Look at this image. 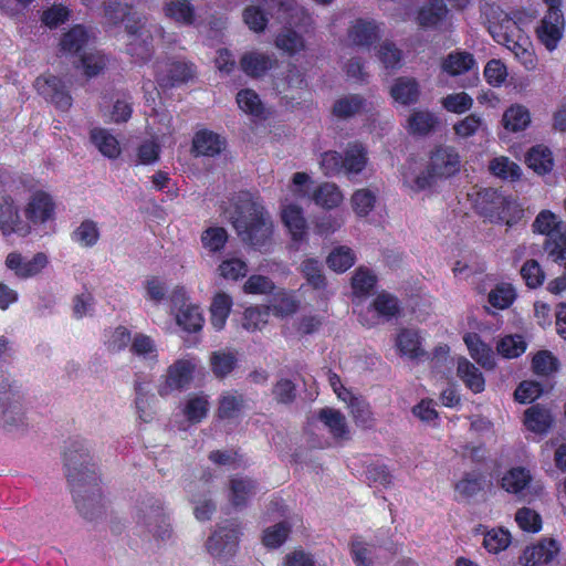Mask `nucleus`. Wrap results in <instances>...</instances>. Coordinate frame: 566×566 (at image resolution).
I'll use <instances>...</instances> for the list:
<instances>
[{
	"mask_svg": "<svg viewBox=\"0 0 566 566\" xmlns=\"http://www.w3.org/2000/svg\"><path fill=\"white\" fill-rule=\"evenodd\" d=\"M268 4L277 6V19L289 25H307L311 17L295 0H264Z\"/></svg>",
	"mask_w": 566,
	"mask_h": 566,
	"instance_id": "7c9ffc66",
	"label": "nucleus"
},
{
	"mask_svg": "<svg viewBox=\"0 0 566 566\" xmlns=\"http://www.w3.org/2000/svg\"><path fill=\"white\" fill-rule=\"evenodd\" d=\"M104 12L106 20L114 25L125 22V29L129 36L127 53L138 61H148L154 53L155 40L164 39L163 27L137 14L129 3L122 0L106 1Z\"/></svg>",
	"mask_w": 566,
	"mask_h": 566,
	"instance_id": "f03ea898",
	"label": "nucleus"
},
{
	"mask_svg": "<svg viewBox=\"0 0 566 566\" xmlns=\"http://www.w3.org/2000/svg\"><path fill=\"white\" fill-rule=\"evenodd\" d=\"M240 535L239 525L229 522L220 526L208 538L206 547L210 555L217 558H224L233 554Z\"/></svg>",
	"mask_w": 566,
	"mask_h": 566,
	"instance_id": "f3484780",
	"label": "nucleus"
},
{
	"mask_svg": "<svg viewBox=\"0 0 566 566\" xmlns=\"http://www.w3.org/2000/svg\"><path fill=\"white\" fill-rule=\"evenodd\" d=\"M258 483L249 476L235 475L230 480L229 500L234 507H243L258 493Z\"/></svg>",
	"mask_w": 566,
	"mask_h": 566,
	"instance_id": "c85d7f7f",
	"label": "nucleus"
},
{
	"mask_svg": "<svg viewBox=\"0 0 566 566\" xmlns=\"http://www.w3.org/2000/svg\"><path fill=\"white\" fill-rule=\"evenodd\" d=\"M92 144L98 151L108 159H116L119 157L122 149L119 142L108 129L95 127L90 133Z\"/></svg>",
	"mask_w": 566,
	"mask_h": 566,
	"instance_id": "2f4dec72",
	"label": "nucleus"
},
{
	"mask_svg": "<svg viewBox=\"0 0 566 566\" xmlns=\"http://www.w3.org/2000/svg\"><path fill=\"white\" fill-rule=\"evenodd\" d=\"M454 134L461 138L465 139L479 134H484L488 132V126L484 119L476 114H470L457 122L453 125Z\"/></svg>",
	"mask_w": 566,
	"mask_h": 566,
	"instance_id": "864d4df0",
	"label": "nucleus"
},
{
	"mask_svg": "<svg viewBox=\"0 0 566 566\" xmlns=\"http://www.w3.org/2000/svg\"><path fill=\"white\" fill-rule=\"evenodd\" d=\"M560 551V545L554 538H542L536 544L527 546L520 562L523 566L547 565L556 558Z\"/></svg>",
	"mask_w": 566,
	"mask_h": 566,
	"instance_id": "4be33fe9",
	"label": "nucleus"
},
{
	"mask_svg": "<svg viewBox=\"0 0 566 566\" xmlns=\"http://www.w3.org/2000/svg\"><path fill=\"white\" fill-rule=\"evenodd\" d=\"M526 164L535 172L539 175L546 174L553 168L552 151L543 145H536L528 150Z\"/></svg>",
	"mask_w": 566,
	"mask_h": 566,
	"instance_id": "de8ad7c7",
	"label": "nucleus"
},
{
	"mask_svg": "<svg viewBox=\"0 0 566 566\" xmlns=\"http://www.w3.org/2000/svg\"><path fill=\"white\" fill-rule=\"evenodd\" d=\"M379 36V25L375 20L358 19L347 32L349 43L361 48H369Z\"/></svg>",
	"mask_w": 566,
	"mask_h": 566,
	"instance_id": "a878e982",
	"label": "nucleus"
},
{
	"mask_svg": "<svg viewBox=\"0 0 566 566\" xmlns=\"http://www.w3.org/2000/svg\"><path fill=\"white\" fill-rule=\"evenodd\" d=\"M154 73L160 87H175L195 76V66L182 59H167L156 62Z\"/></svg>",
	"mask_w": 566,
	"mask_h": 566,
	"instance_id": "ddd939ff",
	"label": "nucleus"
},
{
	"mask_svg": "<svg viewBox=\"0 0 566 566\" xmlns=\"http://www.w3.org/2000/svg\"><path fill=\"white\" fill-rule=\"evenodd\" d=\"M90 41V32L83 25H75L61 38V51L71 55L78 54L88 45Z\"/></svg>",
	"mask_w": 566,
	"mask_h": 566,
	"instance_id": "c9c22d12",
	"label": "nucleus"
},
{
	"mask_svg": "<svg viewBox=\"0 0 566 566\" xmlns=\"http://www.w3.org/2000/svg\"><path fill=\"white\" fill-rule=\"evenodd\" d=\"M275 46L290 55H294L305 50V41L296 31L285 28L276 35Z\"/></svg>",
	"mask_w": 566,
	"mask_h": 566,
	"instance_id": "6e6d98bb",
	"label": "nucleus"
},
{
	"mask_svg": "<svg viewBox=\"0 0 566 566\" xmlns=\"http://www.w3.org/2000/svg\"><path fill=\"white\" fill-rule=\"evenodd\" d=\"M237 364V357L233 352L218 350L210 356V365L212 373L218 378L228 376Z\"/></svg>",
	"mask_w": 566,
	"mask_h": 566,
	"instance_id": "680f3d73",
	"label": "nucleus"
},
{
	"mask_svg": "<svg viewBox=\"0 0 566 566\" xmlns=\"http://www.w3.org/2000/svg\"><path fill=\"white\" fill-rule=\"evenodd\" d=\"M438 125V117L430 111H415L408 118V132L412 135H427Z\"/></svg>",
	"mask_w": 566,
	"mask_h": 566,
	"instance_id": "49530a36",
	"label": "nucleus"
},
{
	"mask_svg": "<svg viewBox=\"0 0 566 566\" xmlns=\"http://www.w3.org/2000/svg\"><path fill=\"white\" fill-rule=\"evenodd\" d=\"M129 353L135 359L150 369L159 361L158 344L151 336L144 333L133 335Z\"/></svg>",
	"mask_w": 566,
	"mask_h": 566,
	"instance_id": "393cba45",
	"label": "nucleus"
},
{
	"mask_svg": "<svg viewBox=\"0 0 566 566\" xmlns=\"http://www.w3.org/2000/svg\"><path fill=\"white\" fill-rule=\"evenodd\" d=\"M135 408L140 420L148 422L151 419V403L155 396L151 394L150 382L144 379H136L134 382Z\"/></svg>",
	"mask_w": 566,
	"mask_h": 566,
	"instance_id": "f704fd0d",
	"label": "nucleus"
},
{
	"mask_svg": "<svg viewBox=\"0 0 566 566\" xmlns=\"http://www.w3.org/2000/svg\"><path fill=\"white\" fill-rule=\"evenodd\" d=\"M532 227L535 233L546 235L544 250L548 258L566 268V224L551 210H542Z\"/></svg>",
	"mask_w": 566,
	"mask_h": 566,
	"instance_id": "1a4fd4ad",
	"label": "nucleus"
},
{
	"mask_svg": "<svg viewBox=\"0 0 566 566\" xmlns=\"http://www.w3.org/2000/svg\"><path fill=\"white\" fill-rule=\"evenodd\" d=\"M38 93L62 112L69 111L73 98L65 83L53 75L40 76L35 81Z\"/></svg>",
	"mask_w": 566,
	"mask_h": 566,
	"instance_id": "a211bd4d",
	"label": "nucleus"
},
{
	"mask_svg": "<svg viewBox=\"0 0 566 566\" xmlns=\"http://www.w3.org/2000/svg\"><path fill=\"white\" fill-rule=\"evenodd\" d=\"M298 306L300 301L294 293L282 290L273 295L269 310L276 316L285 317L294 314Z\"/></svg>",
	"mask_w": 566,
	"mask_h": 566,
	"instance_id": "09e8293b",
	"label": "nucleus"
},
{
	"mask_svg": "<svg viewBox=\"0 0 566 566\" xmlns=\"http://www.w3.org/2000/svg\"><path fill=\"white\" fill-rule=\"evenodd\" d=\"M301 271L313 289L321 290L325 287L326 279L323 274V265L318 260L313 258L304 260L301 264Z\"/></svg>",
	"mask_w": 566,
	"mask_h": 566,
	"instance_id": "e2e57ef3",
	"label": "nucleus"
},
{
	"mask_svg": "<svg viewBox=\"0 0 566 566\" xmlns=\"http://www.w3.org/2000/svg\"><path fill=\"white\" fill-rule=\"evenodd\" d=\"M91 461V444L85 440L72 441L65 452L67 480L72 486L76 507L87 520H94L103 511L95 464Z\"/></svg>",
	"mask_w": 566,
	"mask_h": 566,
	"instance_id": "f257e3e1",
	"label": "nucleus"
},
{
	"mask_svg": "<svg viewBox=\"0 0 566 566\" xmlns=\"http://www.w3.org/2000/svg\"><path fill=\"white\" fill-rule=\"evenodd\" d=\"M343 198L340 189L333 182H324L313 192V201L326 209L339 206Z\"/></svg>",
	"mask_w": 566,
	"mask_h": 566,
	"instance_id": "603ef678",
	"label": "nucleus"
},
{
	"mask_svg": "<svg viewBox=\"0 0 566 566\" xmlns=\"http://www.w3.org/2000/svg\"><path fill=\"white\" fill-rule=\"evenodd\" d=\"M449 9L444 0H427L419 9L417 21L420 27L434 31L447 29Z\"/></svg>",
	"mask_w": 566,
	"mask_h": 566,
	"instance_id": "412c9836",
	"label": "nucleus"
},
{
	"mask_svg": "<svg viewBox=\"0 0 566 566\" xmlns=\"http://www.w3.org/2000/svg\"><path fill=\"white\" fill-rule=\"evenodd\" d=\"M0 426L10 431L28 426L22 390L6 376H0Z\"/></svg>",
	"mask_w": 566,
	"mask_h": 566,
	"instance_id": "9d476101",
	"label": "nucleus"
},
{
	"mask_svg": "<svg viewBox=\"0 0 566 566\" xmlns=\"http://www.w3.org/2000/svg\"><path fill=\"white\" fill-rule=\"evenodd\" d=\"M515 297L516 292L512 284L500 283L489 293V303L497 310H505L512 305Z\"/></svg>",
	"mask_w": 566,
	"mask_h": 566,
	"instance_id": "69168bd1",
	"label": "nucleus"
},
{
	"mask_svg": "<svg viewBox=\"0 0 566 566\" xmlns=\"http://www.w3.org/2000/svg\"><path fill=\"white\" fill-rule=\"evenodd\" d=\"M369 161L368 150L358 142L349 143L343 153L325 151L321 156L319 165L325 176L333 177L344 174L352 179L360 175Z\"/></svg>",
	"mask_w": 566,
	"mask_h": 566,
	"instance_id": "0eeeda50",
	"label": "nucleus"
},
{
	"mask_svg": "<svg viewBox=\"0 0 566 566\" xmlns=\"http://www.w3.org/2000/svg\"><path fill=\"white\" fill-rule=\"evenodd\" d=\"M464 343L471 357L485 369H492L495 366V355L490 346L484 344L478 334H467Z\"/></svg>",
	"mask_w": 566,
	"mask_h": 566,
	"instance_id": "72a5a7b5",
	"label": "nucleus"
},
{
	"mask_svg": "<svg viewBox=\"0 0 566 566\" xmlns=\"http://www.w3.org/2000/svg\"><path fill=\"white\" fill-rule=\"evenodd\" d=\"M489 169L494 176L502 179L516 180L521 177L520 166L504 156L492 159Z\"/></svg>",
	"mask_w": 566,
	"mask_h": 566,
	"instance_id": "774afa93",
	"label": "nucleus"
},
{
	"mask_svg": "<svg viewBox=\"0 0 566 566\" xmlns=\"http://www.w3.org/2000/svg\"><path fill=\"white\" fill-rule=\"evenodd\" d=\"M468 198L478 213L493 223L516 224L524 210L518 201L494 188H473Z\"/></svg>",
	"mask_w": 566,
	"mask_h": 566,
	"instance_id": "20e7f679",
	"label": "nucleus"
},
{
	"mask_svg": "<svg viewBox=\"0 0 566 566\" xmlns=\"http://www.w3.org/2000/svg\"><path fill=\"white\" fill-rule=\"evenodd\" d=\"M511 544V534L502 527L492 528L484 535L483 546L489 553L497 554L509 547Z\"/></svg>",
	"mask_w": 566,
	"mask_h": 566,
	"instance_id": "338daca9",
	"label": "nucleus"
},
{
	"mask_svg": "<svg viewBox=\"0 0 566 566\" xmlns=\"http://www.w3.org/2000/svg\"><path fill=\"white\" fill-rule=\"evenodd\" d=\"M199 360L196 357H185L171 364L164 376V381L158 386V394L167 397L175 391H181L189 387L193 379Z\"/></svg>",
	"mask_w": 566,
	"mask_h": 566,
	"instance_id": "f8f14e48",
	"label": "nucleus"
},
{
	"mask_svg": "<svg viewBox=\"0 0 566 566\" xmlns=\"http://www.w3.org/2000/svg\"><path fill=\"white\" fill-rule=\"evenodd\" d=\"M277 65V59L273 53L251 50L240 59L241 70L250 77H263L270 70Z\"/></svg>",
	"mask_w": 566,
	"mask_h": 566,
	"instance_id": "5701e85b",
	"label": "nucleus"
},
{
	"mask_svg": "<svg viewBox=\"0 0 566 566\" xmlns=\"http://www.w3.org/2000/svg\"><path fill=\"white\" fill-rule=\"evenodd\" d=\"M165 17L181 25L196 21V10L189 0H167L163 6Z\"/></svg>",
	"mask_w": 566,
	"mask_h": 566,
	"instance_id": "473e14b6",
	"label": "nucleus"
},
{
	"mask_svg": "<svg viewBox=\"0 0 566 566\" xmlns=\"http://www.w3.org/2000/svg\"><path fill=\"white\" fill-rule=\"evenodd\" d=\"M531 482V474L524 468H513L502 478V488L510 492L517 494L523 491Z\"/></svg>",
	"mask_w": 566,
	"mask_h": 566,
	"instance_id": "052dcab7",
	"label": "nucleus"
},
{
	"mask_svg": "<svg viewBox=\"0 0 566 566\" xmlns=\"http://www.w3.org/2000/svg\"><path fill=\"white\" fill-rule=\"evenodd\" d=\"M457 374L472 392L479 394L484 390L485 380L482 373L467 358H458Z\"/></svg>",
	"mask_w": 566,
	"mask_h": 566,
	"instance_id": "4c0bfd02",
	"label": "nucleus"
},
{
	"mask_svg": "<svg viewBox=\"0 0 566 566\" xmlns=\"http://www.w3.org/2000/svg\"><path fill=\"white\" fill-rule=\"evenodd\" d=\"M228 241V232L221 227H210L201 234L202 248L208 254L219 253Z\"/></svg>",
	"mask_w": 566,
	"mask_h": 566,
	"instance_id": "13d9d810",
	"label": "nucleus"
},
{
	"mask_svg": "<svg viewBox=\"0 0 566 566\" xmlns=\"http://www.w3.org/2000/svg\"><path fill=\"white\" fill-rule=\"evenodd\" d=\"M460 169L459 154L448 146L438 147L431 155L428 170L417 174L413 164L403 167L402 182L412 191H421L430 187L436 178H448Z\"/></svg>",
	"mask_w": 566,
	"mask_h": 566,
	"instance_id": "39448f33",
	"label": "nucleus"
},
{
	"mask_svg": "<svg viewBox=\"0 0 566 566\" xmlns=\"http://www.w3.org/2000/svg\"><path fill=\"white\" fill-rule=\"evenodd\" d=\"M177 303L178 296H175L174 306L176 308L175 319L177 325L188 334L200 332L205 323L201 308L188 300H182L179 307H177Z\"/></svg>",
	"mask_w": 566,
	"mask_h": 566,
	"instance_id": "b1692460",
	"label": "nucleus"
},
{
	"mask_svg": "<svg viewBox=\"0 0 566 566\" xmlns=\"http://www.w3.org/2000/svg\"><path fill=\"white\" fill-rule=\"evenodd\" d=\"M399 312L400 305L397 297L389 293L381 292L376 296L366 312L359 313V322L367 327H373L381 322L396 317Z\"/></svg>",
	"mask_w": 566,
	"mask_h": 566,
	"instance_id": "dca6fc26",
	"label": "nucleus"
},
{
	"mask_svg": "<svg viewBox=\"0 0 566 566\" xmlns=\"http://www.w3.org/2000/svg\"><path fill=\"white\" fill-rule=\"evenodd\" d=\"M502 123L506 130L522 132L531 124V114L525 106L514 104L504 112Z\"/></svg>",
	"mask_w": 566,
	"mask_h": 566,
	"instance_id": "37998d69",
	"label": "nucleus"
},
{
	"mask_svg": "<svg viewBox=\"0 0 566 566\" xmlns=\"http://www.w3.org/2000/svg\"><path fill=\"white\" fill-rule=\"evenodd\" d=\"M441 69L450 76H459L469 73L460 84L463 88L473 87L479 82L476 61L473 54L467 51H454L449 53L443 59Z\"/></svg>",
	"mask_w": 566,
	"mask_h": 566,
	"instance_id": "2eb2a0df",
	"label": "nucleus"
},
{
	"mask_svg": "<svg viewBox=\"0 0 566 566\" xmlns=\"http://www.w3.org/2000/svg\"><path fill=\"white\" fill-rule=\"evenodd\" d=\"M551 2L549 9L536 28V35L539 42L548 50L554 51L564 34L565 21L558 0H546Z\"/></svg>",
	"mask_w": 566,
	"mask_h": 566,
	"instance_id": "4468645a",
	"label": "nucleus"
},
{
	"mask_svg": "<svg viewBox=\"0 0 566 566\" xmlns=\"http://www.w3.org/2000/svg\"><path fill=\"white\" fill-rule=\"evenodd\" d=\"M321 421L328 428L335 439H347L348 427L345 417L337 410L325 408L319 411Z\"/></svg>",
	"mask_w": 566,
	"mask_h": 566,
	"instance_id": "8fccbe9b",
	"label": "nucleus"
},
{
	"mask_svg": "<svg viewBox=\"0 0 566 566\" xmlns=\"http://www.w3.org/2000/svg\"><path fill=\"white\" fill-rule=\"evenodd\" d=\"M180 410L190 424L200 423L210 410L209 396L203 392L190 394L181 402Z\"/></svg>",
	"mask_w": 566,
	"mask_h": 566,
	"instance_id": "cd10ccee",
	"label": "nucleus"
},
{
	"mask_svg": "<svg viewBox=\"0 0 566 566\" xmlns=\"http://www.w3.org/2000/svg\"><path fill=\"white\" fill-rule=\"evenodd\" d=\"M244 408V398L238 391L230 390L220 395L218 416L221 419L237 418Z\"/></svg>",
	"mask_w": 566,
	"mask_h": 566,
	"instance_id": "a18cd8bd",
	"label": "nucleus"
},
{
	"mask_svg": "<svg viewBox=\"0 0 566 566\" xmlns=\"http://www.w3.org/2000/svg\"><path fill=\"white\" fill-rule=\"evenodd\" d=\"M99 238L98 223L92 219L83 220L71 233V240L81 248H93Z\"/></svg>",
	"mask_w": 566,
	"mask_h": 566,
	"instance_id": "ea45409f",
	"label": "nucleus"
},
{
	"mask_svg": "<svg viewBox=\"0 0 566 566\" xmlns=\"http://www.w3.org/2000/svg\"><path fill=\"white\" fill-rule=\"evenodd\" d=\"M49 264L43 252L35 253L31 259L19 252H10L6 258V266L19 279L27 280L39 275Z\"/></svg>",
	"mask_w": 566,
	"mask_h": 566,
	"instance_id": "6ab92c4d",
	"label": "nucleus"
},
{
	"mask_svg": "<svg viewBox=\"0 0 566 566\" xmlns=\"http://www.w3.org/2000/svg\"><path fill=\"white\" fill-rule=\"evenodd\" d=\"M231 308L232 298L228 294L220 292L214 295L210 305V322L216 331L223 329Z\"/></svg>",
	"mask_w": 566,
	"mask_h": 566,
	"instance_id": "79ce46f5",
	"label": "nucleus"
},
{
	"mask_svg": "<svg viewBox=\"0 0 566 566\" xmlns=\"http://www.w3.org/2000/svg\"><path fill=\"white\" fill-rule=\"evenodd\" d=\"M553 423V417L548 409L534 405L525 410L524 424L527 430L544 434L548 431Z\"/></svg>",
	"mask_w": 566,
	"mask_h": 566,
	"instance_id": "58836bf2",
	"label": "nucleus"
},
{
	"mask_svg": "<svg viewBox=\"0 0 566 566\" xmlns=\"http://www.w3.org/2000/svg\"><path fill=\"white\" fill-rule=\"evenodd\" d=\"M281 216L292 235V240L295 243L303 241L306 237V222L303 210L298 206L290 203L289 199L285 198L282 202Z\"/></svg>",
	"mask_w": 566,
	"mask_h": 566,
	"instance_id": "bb28decb",
	"label": "nucleus"
},
{
	"mask_svg": "<svg viewBox=\"0 0 566 566\" xmlns=\"http://www.w3.org/2000/svg\"><path fill=\"white\" fill-rule=\"evenodd\" d=\"M11 177L7 171H0V230L3 235L17 233L25 237L31 232V226L28 221H23L20 217L18 206L11 193Z\"/></svg>",
	"mask_w": 566,
	"mask_h": 566,
	"instance_id": "9b49d317",
	"label": "nucleus"
},
{
	"mask_svg": "<svg viewBox=\"0 0 566 566\" xmlns=\"http://www.w3.org/2000/svg\"><path fill=\"white\" fill-rule=\"evenodd\" d=\"M419 94L420 91L417 81L410 77L397 78L390 90L392 98L402 105L416 103L419 98Z\"/></svg>",
	"mask_w": 566,
	"mask_h": 566,
	"instance_id": "a19ab883",
	"label": "nucleus"
},
{
	"mask_svg": "<svg viewBox=\"0 0 566 566\" xmlns=\"http://www.w3.org/2000/svg\"><path fill=\"white\" fill-rule=\"evenodd\" d=\"M350 554L356 566H373L378 556L376 546L366 543L361 537L352 541Z\"/></svg>",
	"mask_w": 566,
	"mask_h": 566,
	"instance_id": "5fc2aeb1",
	"label": "nucleus"
},
{
	"mask_svg": "<svg viewBox=\"0 0 566 566\" xmlns=\"http://www.w3.org/2000/svg\"><path fill=\"white\" fill-rule=\"evenodd\" d=\"M224 148L226 139L208 129L197 132L192 139V151L196 156L213 157Z\"/></svg>",
	"mask_w": 566,
	"mask_h": 566,
	"instance_id": "c756f323",
	"label": "nucleus"
},
{
	"mask_svg": "<svg viewBox=\"0 0 566 566\" xmlns=\"http://www.w3.org/2000/svg\"><path fill=\"white\" fill-rule=\"evenodd\" d=\"M396 347L401 356L410 359H417L424 356V350L421 347V338L418 331L402 329L396 337Z\"/></svg>",
	"mask_w": 566,
	"mask_h": 566,
	"instance_id": "e433bc0d",
	"label": "nucleus"
},
{
	"mask_svg": "<svg viewBox=\"0 0 566 566\" xmlns=\"http://www.w3.org/2000/svg\"><path fill=\"white\" fill-rule=\"evenodd\" d=\"M489 31L494 41L506 46L526 70L536 67L532 42L513 18L502 12L497 21H490Z\"/></svg>",
	"mask_w": 566,
	"mask_h": 566,
	"instance_id": "423d86ee",
	"label": "nucleus"
},
{
	"mask_svg": "<svg viewBox=\"0 0 566 566\" xmlns=\"http://www.w3.org/2000/svg\"><path fill=\"white\" fill-rule=\"evenodd\" d=\"M230 220L241 240L250 245L264 248L272 234V222L258 197L242 191L233 199Z\"/></svg>",
	"mask_w": 566,
	"mask_h": 566,
	"instance_id": "7ed1b4c3",
	"label": "nucleus"
},
{
	"mask_svg": "<svg viewBox=\"0 0 566 566\" xmlns=\"http://www.w3.org/2000/svg\"><path fill=\"white\" fill-rule=\"evenodd\" d=\"M133 517L138 526L156 539L165 542L171 538L172 528L160 497L150 494L140 497L135 506Z\"/></svg>",
	"mask_w": 566,
	"mask_h": 566,
	"instance_id": "6e6552de",
	"label": "nucleus"
},
{
	"mask_svg": "<svg viewBox=\"0 0 566 566\" xmlns=\"http://www.w3.org/2000/svg\"><path fill=\"white\" fill-rule=\"evenodd\" d=\"M377 282L376 275L367 268L359 266L352 277V289L356 297L368 295Z\"/></svg>",
	"mask_w": 566,
	"mask_h": 566,
	"instance_id": "4d7b16f0",
	"label": "nucleus"
},
{
	"mask_svg": "<svg viewBox=\"0 0 566 566\" xmlns=\"http://www.w3.org/2000/svg\"><path fill=\"white\" fill-rule=\"evenodd\" d=\"M366 99L357 94H350L338 98L333 106V114L342 119L353 117L365 111Z\"/></svg>",
	"mask_w": 566,
	"mask_h": 566,
	"instance_id": "c03bdc74",
	"label": "nucleus"
},
{
	"mask_svg": "<svg viewBox=\"0 0 566 566\" xmlns=\"http://www.w3.org/2000/svg\"><path fill=\"white\" fill-rule=\"evenodd\" d=\"M55 203L48 192L34 191L24 209L30 226H42L54 218Z\"/></svg>",
	"mask_w": 566,
	"mask_h": 566,
	"instance_id": "aec40b11",
	"label": "nucleus"
},
{
	"mask_svg": "<svg viewBox=\"0 0 566 566\" xmlns=\"http://www.w3.org/2000/svg\"><path fill=\"white\" fill-rule=\"evenodd\" d=\"M355 261V252L345 245L334 248L326 259L328 268L337 273L346 272L354 265Z\"/></svg>",
	"mask_w": 566,
	"mask_h": 566,
	"instance_id": "3c124183",
	"label": "nucleus"
},
{
	"mask_svg": "<svg viewBox=\"0 0 566 566\" xmlns=\"http://www.w3.org/2000/svg\"><path fill=\"white\" fill-rule=\"evenodd\" d=\"M352 207L355 213L360 217H367L377 202V195L369 188L357 189L352 196Z\"/></svg>",
	"mask_w": 566,
	"mask_h": 566,
	"instance_id": "bf43d9fd",
	"label": "nucleus"
},
{
	"mask_svg": "<svg viewBox=\"0 0 566 566\" xmlns=\"http://www.w3.org/2000/svg\"><path fill=\"white\" fill-rule=\"evenodd\" d=\"M160 155V145L155 139H148L140 143L136 148V154L132 158L133 165H153L158 161Z\"/></svg>",
	"mask_w": 566,
	"mask_h": 566,
	"instance_id": "0e129e2a",
	"label": "nucleus"
}]
</instances>
